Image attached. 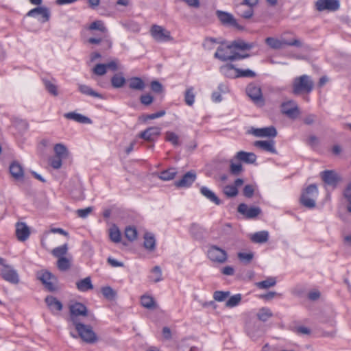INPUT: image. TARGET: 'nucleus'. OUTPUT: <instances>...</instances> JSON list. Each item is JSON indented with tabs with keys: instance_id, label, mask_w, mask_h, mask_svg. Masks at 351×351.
Returning a JSON list of instances; mask_svg holds the SVG:
<instances>
[{
	"instance_id": "nucleus-1",
	"label": "nucleus",
	"mask_w": 351,
	"mask_h": 351,
	"mask_svg": "<svg viewBox=\"0 0 351 351\" xmlns=\"http://www.w3.org/2000/svg\"><path fill=\"white\" fill-rule=\"evenodd\" d=\"M292 87L295 95L309 93L313 89L314 82L309 75H302L294 78Z\"/></svg>"
},
{
	"instance_id": "nucleus-2",
	"label": "nucleus",
	"mask_w": 351,
	"mask_h": 351,
	"mask_svg": "<svg viewBox=\"0 0 351 351\" xmlns=\"http://www.w3.org/2000/svg\"><path fill=\"white\" fill-rule=\"evenodd\" d=\"M214 56L215 58L225 62L228 60L232 61L235 60H240L245 57H247L248 55L241 56L239 53L234 51L232 45H228L226 46H219L217 48Z\"/></svg>"
},
{
	"instance_id": "nucleus-3",
	"label": "nucleus",
	"mask_w": 351,
	"mask_h": 351,
	"mask_svg": "<svg viewBox=\"0 0 351 351\" xmlns=\"http://www.w3.org/2000/svg\"><path fill=\"white\" fill-rule=\"evenodd\" d=\"M318 195L317 187L315 184L309 185L300 197L301 204L306 208H313L315 206V199Z\"/></svg>"
},
{
	"instance_id": "nucleus-4",
	"label": "nucleus",
	"mask_w": 351,
	"mask_h": 351,
	"mask_svg": "<svg viewBox=\"0 0 351 351\" xmlns=\"http://www.w3.org/2000/svg\"><path fill=\"white\" fill-rule=\"evenodd\" d=\"M207 256L210 261L218 264H223L228 260L227 252L215 245L208 247Z\"/></svg>"
},
{
	"instance_id": "nucleus-5",
	"label": "nucleus",
	"mask_w": 351,
	"mask_h": 351,
	"mask_svg": "<svg viewBox=\"0 0 351 351\" xmlns=\"http://www.w3.org/2000/svg\"><path fill=\"white\" fill-rule=\"evenodd\" d=\"M74 326L79 334V336L83 341L88 343H93L97 341V335L90 326L81 323H78Z\"/></svg>"
},
{
	"instance_id": "nucleus-6",
	"label": "nucleus",
	"mask_w": 351,
	"mask_h": 351,
	"mask_svg": "<svg viewBox=\"0 0 351 351\" xmlns=\"http://www.w3.org/2000/svg\"><path fill=\"white\" fill-rule=\"evenodd\" d=\"M150 33L157 42H167L173 40L170 32L158 25L152 26Z\"/></svg>"
},
{
	"instance_id": "nucleus-7",
	"label": "nucleus",
	"mask_w": 351,
	"mask_h": 351,
	"mask_svg": "<svg viewBox=\"0 0 351 351\" xmlns=\"http://www.w3.org/2000/svg\"><path fill=\"white\" fill-rule=\"evenodd\" d=\"M71 321L73 325L80 323L77 317L86 316L88 310L85 305L80 302H75L69 306Z\"/></svg>"
},
{
	"instance_id": "nucleus-8",
	"label": "nucleus",
	"mask_w": 351,
	"mask_h": 351,
	"mask_svg": "<svg viewBox=\"0 0 351 351\" xmlns=\"http://www.w3.org/2000/svg\"><path fill=\"white\" fill-rule=\"evenodd\" d=\"M246 93L252 100L258 106H263L264 99L261 87L255 84H250L246 88Z\"/></svg>"
},
{
	"instance_id": "nucleus-9",
	"label": "nucleus",
	"mask_w": 351,
	"mask_h": 351,
	"mask_svg": "<svg viewBox=\"0 0 351 351\" xmlns=\"http://www.w3.org/2000/svg\"><path fill=\"white\" fill-rule=\"evenodd\" d=\"M37 277L49 291H53L56 289V278L49 271H40L37 273Z\"/></svg>"
},
{
	"instance_id": "nucleus-10",
	"label": "nucleus",
	"mask_w": 351,
	"mask_h": 351,
	"mask_svg": "<svg viewBox=\"0 0 351 351\" xmlns=\"http://www.w3.org/2000/svg\"><path fill=\"white\" fill-rule=\"evenodd\" d=\"M322 180L329 186L336 188L342 179L341 177L335 171L326 170L320 173Z\"/></svg>"
},
{
	"instance_id": "nucleus-11",
	"label": "nucleus",
	"mask_w": 351,
	"mask_h": 351,
	"mask_svg": "<svg viewBox=\"0 0 351 351\" xmlns=\"http://www.w3.org/2000/svg\"><path fill=\"white\" fill-rule=\"evenodd\" d=\"M340 3L339 0H317L315 3V8L319 12L328 10L335 12L339 9Z\"/></svg>"
},
{
	"instance_id": "nucleus-12",
	"label": "nucleus",
	"mask_w": 351,
	"mask_h": 351,
	"mask_svg": "<svg viewBox=\"0 0 351 351\" xmlns=\"http://www.w3.org/2000/svg\"><path fill=\"white\" fill-rule=\"evenodd\" d=\"M216 14L223 25L232 26L238 29H242V27L237 23V20L232 14L220 10H217L216 12Z\"/></svg>"
},
{
	"instance_id": "nucleus-13",
	"label": "nucleus",
	"mask_w": 351,
	"mask_h": 351,
	"mask_svg": "<svg viewBox=\"0 0 351 351\" xmlns=\"http://www.w3.org/2000/svg\"><path fill=\"white\" fill-rule=\"evenodd\" d=\"M281 111L290 118H295L300 113L298 105L292 100L282 103Z\"/></svg>"
},
{
	"instance_id": "nucleus-14",
	"label": "nucleus",
	"mask_w": 351,
	"mask_h": 351,
	"mask_svg": "<svg viewBox=\"0 0 351 351\" xmlns=\"http://www.w3.org/2000/svg\"><path fill=\"white\" fill-rule=\"evenodd\" d=\"M238 212L247 218L252 219L257 217L261 213V210L259 207H249L247 204L242 203L238 206Z\"/></svg>"
},
{
	"instance_id": "nucleus-15",
	"label": "nucleus",
	"mask_w": 351,
	"mask_h": 351,
	"mask_svg": "<svg viewBox=\"0 0 351 351\" xmlns=\"http://www.w3.org/2000/svg\"><path fill=\"white\" fill-rule=\"evenodd\" d=\"M1 276L4 280L13 284H17L19 281V275L10 265H4L1 271Z\"/></svg>"
},
{
	"instance_id": "nucleus-16",
	"label": "nucleus",
	"mask_w": 351,
	"mask_h": 351,
	"mask_svg": "<svg viewBox=\"0 0 351 351\" xmlns=\"http://www.w3.org/2000/svg\"><path fill=\"white\" fill-rule=\"evenodd\" d=\"M159 127H149L138 134V137L147 141H154L160 134Z\"/></svg>"
},
{
	"instance_id": "nucleus-17",
	"label": "nucleus",
	"mask_w": 351,
	"mask_h": 351,
	"mask_svg": "<svg viewBox=\"0 0 351 351\" xmlns=\"http://www.w3.org/2000/svg\"><path fill=\"white\" fill-rule=\"evenodd\" d=\"M252 134L256 137H271L277 136L276 129L274 126L253 129Z\"/></svg>"
},
{
	"instance_id": "nucleus-18",
	"label": "nucleus",
	"mask_w": 351,
	"mask_h": 351,
	"mask_svg": "<svg viewBox=\"0 0 351 351\" xmlns=\"http://www.w3.org/2000/svg\"><path fill=\"white\" fill-rule=\"evenodd\" d=\"M195 179V173L193 171H191L185 173L180 180L176 182L175 184L177 187H188L194 182Z\"/></svg>"
},
{
	"instance_id": "nucleus-19",
	"label": "nucleus",
	"mask_w": 351,
	"mask_h": 351,
	"mask_svg": "<svg viewBox=\"0 0 351 351\" xmlns=\"http://www.w3.org/2000/svg\"><path fill=\"white\" fill-rule=\"evenodd\" d=\"M30 234L28 226L23 222L16 224V235L20 241L27 240Z\"/></svg>"
},
{
	"instance_id": "nucleus-20",
	"label": "nucleus",
	"mask_w": 351,
	"mask_h": 351,
	"mask_svg": "<svg viewBox=\"0 0 351 351\" xmlns=\"http://www.w3.org/2000/svg\"><path fill=\"white\" fill-rule=\"evenodd\" d=\"M37 14H39L42 17V22L45 23L49 20L50 18V12L48 8L45 7H37L29 10L27 15L28 16H36Z\"/></svg>"
},
{
	"instance_id": "nucleus-21",
	"label": "nucleus",
	"mask_w": 351,
	"mask_h": 351,
	"mask_svg": "<svg viewBox=\"0 0 351 351\" xmlns=\"http://www.w3.org/2000/svg\"><path fill=\"white\" fill-rule=\"evenodd\" d=\"M254 145L263 151L272 154H276L275 143L274 141H256L254 143Z\"/></svg>"
},
{
	"instance_id": "nucleus-22",
	"label": "nucleus",
	"mask_w": 351,
	"mask_h": 351,
	"mask_svg": "<svg viewBox=\"0 0 351 351\" xmlns=\"http://www.w3.org/2000/svg\"><path fill=\"white\" fill-rule=\"evenodd\" d=\"M10 172L12 176L16 180H21L23 178V169L22 166L16 161H14L10 164Z\"/></svg>"
},
{
	"instance_id": "nucleus-23",
	"label": "nucleus",
	"mask_w": 351,
	"mask_h": 351,
	"mask_svg": "<svg viewBox=\"0 0 351 351\" xmlns=\"http://www.w3.org/2000/svg\"><path fill=\"white\" fill-rule=\"evenodd\" d=\"M235 158L247 164H253L256 160V156L252 152H246L244 151L238 152Z\"/></svg>"
},
{
	"instance_id": "nucleus-24",
	"label": "nucleus",
	"mask_w": 351,
	"mask_h": 351,
	"mask_svg": "<svg viewBox=\"0 0 351 351\" xmlns=\"http://www.w3.org/2000/svg\"><path fill=\"white\" fill-rule=\"evenodd\" d=\"M221 74L229 78L239 77V69H236L233 65L228 64L220 67Z\"/></svg>"
},
{
	"instance_id": "nucleus-25",
	"label": "nucleus",
	"mask_w": 351,
	"mask_h": 351,
	"mask_svg": "<svg viewBox=\"0 0 351 351\" xmlns=\"http://www.w3.org/2000/svg\"><path fill=\"white\" fill-rule=\"evenodd\" d=\"M250 239L254 243H264L269 239V232L266 230L256 232L250 234Z\"/></svg>"
},
{
	"instance_id": "nucleus-26",
	"label": "nucleus",
	"mask_w": 351,
	"mask_h": 351,
	"mask_svg": "<svg viewBox=\"0 0 351 351\" xmlns=\"http://www.w3.org/2000/svg\"><path fill=\"white\" fill-rule=\"evenodd\" d=\"M129 88L136 90H143L146 86L143 80L138 77H132L128 80Z\"/></svg>"
},
{
	"instance_id": "nucleus-27",
	"label": "nucleus",
	"mask_w": 351,
	"mask_h": 351,
	"mask_svg": "<svg viewBox=\"0 0 351 351\" xmlns=\"http://www.w3.org/2000/svg\"><path fill=\"white\" fill-rule=\"evenodd\" d=\"M64 117L67 119L74 120L76 122L82 123H91V120L81 114L76 113L74 112H71L64 114Z\"/></svg>"
},
{
	"instance_id": "nucleus-28",
	"label": "nucleus",
	"mask_w": 351,
	"mask_h": 351,
	"mask_svg": "<svg viewBox=\"0 0 351 351\" xmlns=\"http://www.w3.org/2000/svg\"><path fill=\"white\" fill-rule=\"evenodd\" d=\"M141 305L147 309L154 310L157 308V303L154 298L149 295H143L141 297Z\"/></svg>"
},
{
	"instance_id": "nucleus-29",
	"label": "nucleus",
	"mask_w": 351,
	"mask_h": 351,
	"mask_svg": "<svg viewBox=\"0 0 351 351\" xmlns=\"http://www.w3.org/2000/svg\"><path fill=\"white\" fill-rule=\"evenodd\" d=\"M45 302L51 311H60L62 309V303L55 297L47 296L45 298Z\"/></svg>"
},
{
	"instance_id": "nucleus-30",
	"label": "nucleus",
	"mask_w": 351,
	"mask_h": 351,
	"mask_svg": "<svg viewBox=\"0 0 351 351\" xmlns=\"http://www.w3.org/2000/svg\"><path fill=\"white\" fill-rule=\"evenodd\" d=\"M302 47L303 46V43L300 39L297 37H293L291 39L286 40L285 38H280V47L281 49L285 48V47Z\"/></svg>"
},
{
	"instance_id": "nucleus-31",
	"label": "nucleus",
	"mask_w": 351,
	"mask_h": 351,
	"mask_svg": "<svg viewBox=\"0 0 351 351\" xmlns=\"http://www.w3.org/2000/svg\"><path fill=\"white\" fill-rule=\"evenodd\" d=\"M55 156L62 159H66L69 157V152L66 147L62 143H57L53 147Z\"/></svg>"
},
{
	"instance_id": "nucleus-32",
	"label": "nucleus",
	"mask_w": 351,
	"mask_h": 351,
	"mask_svg": "<svg viewBox=\"0 0 351 351\" xmlns=\"http://www.w3.org/2000/svg\"><path fill=\"white\" fill-rule=\"evenodd\" d=\"M43 84L45 85L46 90L48 91V93L49 94H51L55 97L58 95L59 93H58V86L56 84V80L54 79H52V80L43 79Z\"/></svg>"
},
{
	"instance_id": "nucleus-33",
	"label": "nucleus",
	"mask_w": 351,
	"mask_h": 351,
	"mask_svg": "<svg viewBox=\"0 0 351 351\" xmlns=\"http://www.w3.org/2000/svg\"><path fill=\"white\" fill-rule=\"evenodd\" d=\"M77 289L82 292H85L93 289L90 277H86L76 282Z\"/></svg>"
},
{
	"instance_id": "nucleus-34",
	"label": "nucleus",
	"mask_w": 351,
	"mask_h": 351,
	"mask_svg": "<svg viewBox=\"0 0 351 351\" xmlns=\"http://www.w3.org/2000/svg\"><path fill=\"white\" fill-rule=\"evenodd\" d=\"M78 90L81 93L84 95H89L93 97H97L99 99H104V97L101 94L95 91L87 85L78 84Z\"/></svg>"
},
{
	"instance_id": "nucleus-35",
	"label": "nucleus",
	"mask_w": 351,
	"mask_h": 351,
	"mask_svg": "<svg viewBox=\"0 0 351 351\" xmlns=\"http://www.w3.org/2000/svg\"><path fill=\"white\" fill-rule=\"evenodd\" d=\"M201 193L210 201L214 202L217 205L221 204V200L216 196V195L206 186H202L200 189Z\"/></svg>"
},
{
	"instance_id": "nucleus-36",
	"label": "nucleus",
	"mask_w": 351,
	"mask_h": 351,
	"mask_svg": "<svg viewBox=\"0 0 351 351\" xmlns=\"http://www.w3.org/2000/svg\"><path fill=\"white\" fill-rule=\"evenodd\" d=\"M126 80L122 73L114 75L111 78V84L114 88H121L125 84Z\"/></svg>"
},
{
	"instance_id": "nucleus-37",
	"label": "nucleus",
	"mask_w": 351,
	"mask_h": 351,
	"mask_svg": "<svg viewBox=\"0 0 351 351\" xmlns=\"http://www.w3.org/2000/svg\"><path fill=\"white\" fill-rule=\"evenodd\" d=\"M71 256H65L58 258L57 267L60 271H66L70 269L71 265Z\"/></svg>"
},
{
	"instance_id": "nucleus-38",
	"label": "nucleus",
	"mask_w": 351,
	"mask_h": 351,
	"mask_svg": "<svg viewBox=\"0 0 351 351\" xmlns=\"http://www.w3.org/2000/svg\"><path fill=\"white\" fill-rule=\"evenodd\" d=\"M144 247L150 251H153L156 246V240L152 233L147 232L144 235Z\"/></svg>"
},
{
	"instance_id": "nucleus-39",
	"label": "nucleus",
	"mask_w": 351,
	"mask_h": 351,
	"mask_svg": "<svg viewBox=\"0 0 351 351\" xmlns=\"http://www.w3.org/2000/svg\"><path fill=\"white\" fill-rule=\"evenodd\" d=\"M68 245L65 243L61 246H58L53 249L51 251V254L57 258L65 257L68 254Z\"/></svg>"
},
{
	"instance_id": "nucleus-40",
	"label": "nucleus",
	"mask_w": 351,
	"mask_h": 351,
	"mask_svg": "<svg viewBox=\"0 0 351 351\" xmlns=\"http://www.w3.org/2000/svg\"><path fill=\"white\" fill-rule=\"evenodd\" d=\"M256 316L260 321L266 322L273 316V313L269 308L263 307L259 309Z\"/></svg>"
},
{
	"instance_id": "nucleus-41",
	"label": "nucleus",
	"mask_w": 351,
	"mask_h": 351,
	"mask_svg": "<svg viewBox=\"0 0 351 351\" xmlns=\"http://www.w3.org/2000/svg\"><path fill=\"white\" fill-rule=\"evenodd\" d=\"M176 174L177 171L175 168H169L165 171H162L158 177L162 180L169 181L173 180Z\"/></svg>"
},
{
	"instance_id": "nucleus-42",
	"label": "nucleus",
	"mask_w": 351,
	"mask_h": 351,
	"mask_svg": "<svg viewBox=\"0 0 351 351\" xmlns=\"http://www.w3.org/2000/svg\"><path fill=\"white\" fill-rule=\"evenodd\" d=\"M165 141L171 143L173 146L177 147L180 145L179 136L173 132L167 131L165 134Z\"/></svg>"
},
{
	"instance_id": "nucleus-43",
	"label": "nucleus",
	"mask_w": 351,
	"mask_h": 351,
	"mask_svg": "<svg viewBox=\"0 0 351 351\" xmlns=\"http://www.w3.org/2000/svg\"><path fill=\"white\" fill-rule=\"evenodd\" d=\"M265 44L271 49L274 50L281 49L280 38L276 37H267L265 40Z\"/></svg>"
},
{
	"instance_id": "nucleus-44",
	"label": "nucleus",
	"mask_w": 351,
	"mask_h": 351,
	"mask_svg": "<svg viewBox=\"0 0 351 351\" xmlns=\"http://www.w3.org/2000/svg\"><path fill=\"white\" fill-rule=\"evenodd\" d=\"M276 284V280L274 277L267 278L266 280L256 282V285L262 289H266L274 287Z\"/></svg>"
},
{
	"instance_id": "nucleus-45",
	"label": "nucleus",
	"mask_w": 351,
	"mask_h": 351,
	"mask_svg": "<svg viewBox=\"0 0 351 351\" xmlns=\"http://www.w3.org/2000/svg\"><path fill=\"white\" fill-rule=\"evenodd\" d=\"M233 49L249 50L254 47V43H247L243 40L234 41L232 44Z\"/></svg>"
},
{
	"instance_id": "nucleus-46",
	"label": "nucleus",
	"mask_w": 351,
	"mask_h": 351,
	"mask_svg": "<svg viewBox=\"0 0 351 351\" xmlns=\"http://www.w3.org/2000/svg\"><path fill=\"white\" fill-rule=\"evenodd\" d=\"M109 236L110 240L114 243H119L121 241V232L117 226H113L110 229Z\"/></svg>"
},
{
	"instance_id": "nucleus-47",
	"label": "nucleus",
	"mask_w": 351,
	"mask_h": 351,
	"mask_svg": "<svg viewBox=\"0 0 351 351\" xmlns=\"http://www.w3.org/2000/svg\"><path fill=\"white\" fill-rule=\"evenodd\" d=\"M241 295L239 293L230 297L226 302V306L228 308L237 306L241 302Z\"/></svg>"
},
{
	"instance_id": "nucleus-48",
	"label": "nucleus",
	"mask_w": 351,
	"mask_h": 351,
	"mask_svg": "<svg viewBox=\"0 0 351 351\" xmlns=\"http://www.w3.org/2000/svg\"><path fill=\"white\" fill-rule=\"evenodd\" d=\"M243 7L241 5L238 7V14L244 19H250L254 14L253 8L248 6L246 10H243Z\"/></svg>"
},
{
	"instance_id": "nucleus-49",
	"label": "nucleus",
	"mask_w": 351,
	"mask_h": 351,
	"mask_svg": "<svg viewBox=\"0 0 351 351\" xmlns=\"http://www.w3.org/2000/svg\"><path fill=\"white\" fill-rule=\"evenodd\" d=\"M184 100L188 106H192L195 101L194 88L191 87L185 92Z\"/></svg>"
},
{
	"instance_id": "nucleus-50",
	"label": "nucleus",
	"mask_w": 351,
	"mask_h": 351,
	"mask_svg": "<svg viewBox=\"0 0 351 351\" xmlns=\"http://www.w3.org/2000/svg\"><path fill=\"white\" fill-rule=\"evenodd\" d=\"M101 293L108 300H113L117 295L116 291L109 286L102 287Z\"/></svg>"
},
{
	"instance_id": "nucleus-51",
	"label": "nucleus",
	"mask_w": 351,
	"mask_h": 351,
	"mask_svg": "<svg viewBox=\"0 0 351 351\" xmlns=\"http://www.w3.org/2000/svg\"><path fill=\"white\" fill-rule=\"evenodd\" d=\"M230 295V291H216L213 293V298L217 302L225 301Z\"/></svg>"
},
{
	"instance_id": "nucleus-52",
	"label": "nucleus",
	"mask_w": 351,
	"mask_h": 351,
	"mask_svg": "<svg viewBox=\"0 0 351 351\" xmlns=\"http://www.w3.org/2000/svg\"><path fill=\"white\" fill-rule=\"evenodd\" d=\"M90 30L97 29L102 33H107L108 29L104 25V23L101 21H95L93 22L89 27Z\"/></svg>"
},
{
	"instance_id": "nucleus-53",
	"label": "nucleus",
	"mask_w": 351,
	"mask_h": 351,
	"mask_svg": "<svg viewBox=\"0 0 351 351\" xmlns=\"http://www.w3.org/2000/svg\"><path fill=\"white\" fill-rule=\"evenodd\" d=\"M152 279L154 282H158L162 280V271L159 266H155L152 269Z\"/></svg>"
},
{
	"instance_id": "nucleus-54",
	"label": "nucleus",
	"mask_w": 351,
	"mask_h": 351,
	"mask_svg": "<svg viewBox=\"0 0 351 351\" xmlns=\"http://www.w3.org/2000/svg\"><path fill=\"white\" fill-rule=\"evenodd\" d=\"M125 236L130 241H134L137 237V231L133 227H128L125 230Z\"/></svg>"
},
{
	"instance_id": "nucleus-55",
	"label": "nucleus",
	"mask_w": 351,
	"mask_h": 351,
	"mask_svg": "<svg viewBox=\"0 0 351 351\" xmlns=\"http://www.w3.org/2000/svg\"><path fill=\"white\" fill-rule=\"evenodd\" d=\"M223 193L227 197H233L238 194V190L233 185H227L223 188Z\"/></svg>"
},
{
	"instance_id": "nucleus-56",
	"label": "nucleus",
	"mask_w": 351,
	"mask_h": 351,
	"mask_svg": "<svg viewBox=\"0 0 351 351\" xmlns=\"http://www.w3.org/2000/svg\"><path fill=\"white\" fill-rule=\"evenodd\" d=\"M217 43L219 42L215 38H206L203 43V47L206 50H211L215 47V45Z\"/></svg>"
},
{
	"instance_id": "nucleus-57",
	"label": "nucleus",
	"mask_w": 351,
	"mask_h": 351,
	"mask_svg": "<svg viewBox=\"0 0 351 351\" xmlns=\"http://www.w3.org/2000/svg\"><path fill=\"white\" fill-rule=\"evenodd\" d=\"M254 257L253 253H243V252H239L238 253V258L239 259L245 263H249L251 262Z\"/></svg>"
},
{
	"instance_id": "nucleus-58",
	"label": "nucleus",
	"mask_w": 351,
	"mask_h": 351,
	"mask_svg": "<svg viewBox=\"0 0 351 351\" xmlns=\"http://www.w3.org/2000/svg\"><path fill=\"white\" fill-rule=\"evenodd\" d=\"M93 73L97 75H104L106 73L105 64H97L93 69Z\"/></svg>"
},
{
	"instance_id": "nucleus-59",
	"label": "nucleus",
	"mask_w": 351,
	"mask_h": 351,
	"mask_svg": "<svg viewBox=\"0 0 351 351\" xmlns=\"http://www.w3.org/2000/svg\"><path fill=\"white\" fill-rule=\"evenodd\" d=\"M190 231L196 239H200L202 236V229L197 224H193L191 227Z\"/></svg>"
},
{
	"instance_id": "nucleus-60",
	"label": "nucleus",
	"mask_w": 351,
	"mask_h": 351,
	"mask_svg": "<svg viewBox=\"0 0 351 351\" xmlns=\"http://www.w3.org/2000/svg\"><path fill=\"white\" fill-rule=\"evenodd\" d=\"M165 114H166L165 110H160V111L157 112L156 113L147 114V115H145L144 117L143 121H146L147 120H151V119H157V118H160V117H163Z\"/></svg>"
},
{
	"instance_id": "nucleus-61",
	"label": "nucleus",
	"mask_w": 351,
	"mask_h": 351,
	"mask_svg": "<svg viewBox=\"0 0 351 351\" xmlns=\"http://www.w3.org/2000/svg\"><path fill=\"white\" fill-rule=\"evenodd\" d=\"M151 89L156 93H160L163 91L162 85L157 80L152 81L150 84Z\"/></svg>"
},
{
	"instance_id": "nucleus-62",
	"label": "nucleus",
	"mask_w": 351,
	"mask_h": 351,
	"mask_svg": "<svg viewBox=\"0 0 351 351\" xmlns=\"http://www.w3.org/2000/svg\"><path fill=\"white\" fill-rule=\"evenodd\" d=\"M62 160L60 158L54 156L50 159V165L53 169H58L62 167Z\"/></svg>"
},
{
	"instance_id": "nucleus-63",
	"label": "nucleus",
	"mask_w": 351,
	"mask_h": 351,
	"mask_svg": "<svg viewBox=\"0 0 351 351\" xmlns=\"http://www.w3.org/2000/svg\"><path fill=\"white\" fill-rule=\"evenodd\" d=\"M154 101V97L149 94L142 95L140 97V101L142 104L148 106L150 105Z\"/></svg>"
},
{
	"instance_id": "nucleus-64",
	"label": "nucleus",
	"mask_w": 351,
	"mask_h": 351,
	"mask_svg": "<svg viewBox=\"0 0 351 351\" xmlns=\"http://www.w3.org/2000/svg\"><path fill=\"white\" fill-rule=\"evenodd\" d=\"M230 172L234 175H238L242 171V165L240 163L231 162L230 164Z\"/></svg>"
}]
</instances>
